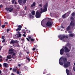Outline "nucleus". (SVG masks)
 Listing matches in <instances>:
<instances>
[{
    "label": "nucleus",
    "mask_w": 75,
    "mask_h": 75,
    "mask_svg": "<svg viewBox=\"0 0 75 75\" xmlns=\"http://www.w3.org/2000/svg\"><path fill=\"white\" fill-rule=\"evenodd\" d=\"M12 70V68L11 67L10 68V70Z\"/></svg>",
    "instance_id": "obj_60"
},
{
    "label": "nucleus",
    "mask_w": 75,
    "mask_h": 75,
    "mask_svg": "<svg viewBox=\"0 0 75 75\" xmlns=\"http://www.w3.org/2000/svg\"><path fill=\"white\" fill-rule=\"evenodd\" d=\"M34 47H35V48H37L38 47V46H37V45H35Z\"/></svg>",
    "instance_id": "obj_39"
},
{
    "label": "nucleus",
    "mask_w": 75,
    "mask_h": 75,
    "mask_svg": "<svg viewBox=\"0 0 75 75\" xmlns=\"http://www.w3.org/2000/svg\"><path fill=\"white\" fill-rule=\"evenodd\" d=\"M59 38H61V35H60L59 36Z\"/></svg>",
    "instance_id": "obj_56"
},
{
    "label": "nucleus",
    "mask_w": 75,
    "mask_h": 75,
    "mask_svg": "<svg viewBox=\"0 0 75 75\" xmlns=\"http://www.w3.org/2000/svg\"><path fill=\"white\" fill-rule=\"evenodd\" d=\"M1 74V71L0 70V74Z\"/></svg>",
    "instance_id": "obj_62"
},
{
    "label": "nucleus",
    "mask_w": 75,
    "mask_h": 75,
    "mask_svg": "<svg viewBox=\"0 0 75 75\" xmlns=\"http://www.w3.org/2000/svg\"><path fill=\"white\" fill-rule=\"evenodd\" d=\"M6 10L7 11H9V12H11L13 10V8H12L11 9V8H5Z\"/></svg>",
    "instance_id": "obj_9"
},
{
    "label": "nucleus",
    "mask_w": 75,
    "mask_h": 75,
    "mask_svg": "<svg viewBox=\"0 0 75 75\" xmlns=\"http://www.w3.org/2000/svg\"><path fill=\"white\" fill-rule=\"evenodd\" d=\"M52 23H51V22L48 21L46 23V25L47 27H48L49 28H50L52 26Z\"/></svg>",
    "instance_id": "obj_4"
},
{
    "label": "nucleus",
    "mask_w": 75,
    "mask_h": 75,
    "mask_svg": "<svg viewBox=\"0 0 75 75\" xmlns=\"http://www.w3.org/2000/svg\"><path fill=\"white\" fill-rule=\"evenodd\" d=\"M2 65H1V64H0V68H1Z\"/></svg>",
    "instance_id": "obj_61"
},
{
    "label": "nucleus",
    "mask_w": 75,
    "mask_h": 75,
    "mask_svg": "<svg viewBox=\"0 0 75 75\" xmlns=\"http://www.w3.org/2000/svg\"><path fill=\"white\" fill-rule=\"evenodd\" d=\"M43 12V11H41L40 12V13H41V14H42V12Z\"/></svg>",
    "instance_id": "obj_58"
},
{
    "label": "nucleus",
    "mask_w": 75,
    "mask_h": 75,
    "mask_svg": "<svg viewBox=\"0 0 75 75\" xmlns=\"http://www.w3.org/2000/svg\"><path fill=\"white\" fill-rule=\"evenodd\" d=\"M11 75H14V74L13 73H12Z\"/></svg>",
    "instance_id": "obj_63"
},
{
    "label": "nucleus",
    "mask_w": 75,
    "mask_h": 75,
    "mask_svg": "<svg viewBox=\"0 0 75 75\" xmlns=\"http://www.w3.org/2000/svg\"><path fill=\"white\" fill-rule=\"evenodd\" d=\"M71 13V11H69L68 12H67V14H68V15H69V14Z\"/></svg>",
    "instance_id": "obj_31"
},
{
    "label": "nucleus",
    "mask_w": 75,
    "mask_h": 75,
    "mask_svg": "<svg viewBox=\"0 0 75 75\" xmlns=\"http://www.w3.org/2000/svg\"><path fill=\"white\" fill-rule=\"evenodd\" d=\"M60 61H63L64 63V68H68V67H69V66H70V65L71 64V62H67V57H61L59 59V63L60 65H64V63L62 62H61Z\"/></svg>",
    "instance_id": "obj_1"
},
{
    "label": "nucleus",
    "mask_w": 75,
    "mask_h": 75,
    "mask_svg": "<svg viewBox=\"0 0 75 75\" xmlns=\"http://www.w3.org/2000/svg\"><path fill=\"white\" fill-rule=\"evenodd\" d=\"M28 38L29 40H31V37L30 36L28 37Z\"/></svg>",
    "instance_id": "obj_50"
},
{
    "label": "nucleus",
    "mask_w": 75,
    "mask_h": 75,
    "mask_svg": "<svg viewBox=\"0 0 75 75\" xmlns=\"http://www.w3.org/2000/svg\"><path fill=\"white\" fill-rule=\"evenodd\" d=\"M12 58L13 59H15L16 58V56L12 55Z\"/></svg>",
    "instance_id": "obj_28"
},
{
    "label": "nucleus",
    "mask_w": 75,
    "mask_h": 75,
    "mask_svg": "<svg viewBox=\"0 0 75 75\" xmlns=\"http://www.w3.org/2000/svg\"><path fill=\"white\" fill-rule=\"evenodd\" d=\"M42 25V27H46V26H45V25L44 24H42V23H41Z\"/></svg>",
    "instance_id": "obj_32"
},
{
    "label": "nucleus",
    "mask_w": 75,
    "mask_h": 75,
    "mask_svg": "<svg viewBox=\"0 0 75 75\" xmlns=\"http://www.w3.org/2000/svg\"><path fill=\"white\" fill-rule=\"evenodd\" d=\"M2 61H3V59H0V62H2Z\"/></svg>",
    "instance_id": "obj_52"
},
{
    "label": "nucleus",
    "mask_w": 75,
    "mask_h": 75,
    "mask_svg": "<svg viewBox=\"0 0 75 75\" xmlns=\"http://www.w3.org/2000/svg\"><path fill=\"white\" fill-rule=\"evenodd\" d=\"M30 41L31 42H34V40L33 38H31L30 39Z\"/></svg>",
    "instance_id": "obj_27"
},
{
    "label": "nucleus",
    "mask_w": 75,
    "mask_h": 75,
    "mask_svg": "<svg viewBox=\"0 0 75 75\" xmlns=\"http://www.w3.org/2000/svg\"><path fill=\"white\" fill-rule=\"evenodd\" d=\"M67 46L69 48V49H71V45H70L69 44V43H68L67 44Z\"/></svg>",
    "instance_id": "obj_16"
},
{
    "label": "nucleus",
    "mask_w": 75,
    "mask_h": 75,
    "mask_svg": "<svg viewBox=\"0 0 75 75\" xmlns=\"http://www.w3.org/2000/svg\"><path fill=\"white\" fill-rule=\"evenodd\" d=\"M2 39H4V36H3L1 38Z\"/></svg>",
    "instance_id": "obj_40"
},
{
    "label": "nucleus",
    "mask_w": 75,
    "mask_h": 75,
    "mask_svg": "<svg viewBox=\"0 0 75 75\" xmlns=\"http://www.w3.org/2000/svg\"><path fill=\"white\" fill-rule=\"evenodd\" d=\"M2 28H4L5 27V25H2L1 26Z\"/></svg>",
    "instance_id": "obj_33"
},
{
    "label": "nucleus",
    "mask_w": 75,
    "mask_h": 75,
    "mask_svg": "<svg viewBox=\"0 0 75 75\" xmlns=\"http://www.w3.org/2000/svg\"><path fill=\"white\" fill-rule=\"evenodd\" d=\"M3 7V5H0V8Z\"/></svg>",
    "instance_id": "obj_44"
},
{
    "label": "nucleus",
    "mask_w": 75,
    "mask_h": 75,
    "mask_svg": "<svg viewBox=\"0 0 75 75\" xmlns=\"http://www.w3.org/2000/svg\"><path fill=\"white\" fill-rule=\"evenodd\" d=\"M8 59H6V61H8Z\"/></svg>",
    "instance_id": "obj_59"
},
{
    "label": "nucleus",
    "mask_w": 75,
    "mask_h": 75,
    "mask_svg": "<svg viewBox=\"0 0 75 75\" xmlns=\"http://www.w3.org/2000/svg\"><path fill=\"white\" fill-rule=\"evenodd\" d=\"M18 66L19 67H21V64H18Z\"/></svg>",
    "instance_id": "obj_46"
},
{
    "label": "nucleus",
    "mask_w": 75,
    "mask_h": 75,
    "mask_svg": "<svg viewBox=\"0 0 75 75\" xmlns=\"http://www.w3.org/2000/svg\"><path fill=\"white\" fill-rule=\"evenodd\" d=\"M17 69H16L13 68V71L14 72H16L17 71Z\"/></svg>",
    "instance_id": "obj_21"
},
{
    "label": "nucleus",
    "mask_w": 75,
    "mask_h": 75,
    "mask_svg": "<svg viewBox=\"0 0 75 75\" xmlns=\"http://www.w3.org/2000/svg\"><path fill=\"white\" fill-rule=\"evenodd\" d=\"M17 74H18V75H19V74H20V71L18 70L17 71Z\"/></svg>",
    "instance_id": "obj_29"
},
{
    "label": "nucleus",
    "mask_w": 75,
    "mask_h": 75,
    "mask_svg": "<svg viewBox=\"0 0 75 75\" xmlns=\"http://www.w3.org/2000/svg\"><path fill=\"white\" fill-rule=\"evenodd\" d=\"M5 42L6 40L5 39H4L2 41V42Z\"/></svg>",
    "instance_id": "obj_35"
},
{
    "label": "nucleus",
    "mask_w": 75,
    "mask_h": 75,
    "mask_svg": "<svg viewBox=\"0 0 75 75\" xmlns=\"http://www.w3.org/2000/svg\"><path fill=\"white\" fill-rule=\"evenodd\" d=\"M26 39L27 40H28V41H30V40L27 38H26Z\"/></svg>",
    "instance_id": "obj_53"
},
{
    "label": "nucleus",
    "mask_w": 75,
    "mask_h": 75,
    "mask_svg": "<svg viewBox=\"0 0 75 75\" xmlns=\"http://www.w3.org/2000/svg\"><path fill=\"white\" fill-rule=\"evenodd\" d=\"M26 59L28 61V62H29L30 61V58H28L27 57H26Z\"/></svg>",
    "instance_id": "obj_23"
},
{
    "label": "nucleus",
    "mask_w": 75,
    "mask_h": 75,
    "mask_svg": "<svg viewBox=\"0 0 75 75\" xmlns=\"http://www.w3.org/2000/svg\"><path fill=\"white\" fill-rule=\"evenodd\" d=\"M35 4H36L35 3V2H34L31 5L30 7L31 8H33V7H35Z\"/></svg>",
    "instance_id": "obj_13"
},
{
    "label": "nucleus",
    "mask_w": 75,
    "mask_h": 75,
    "mask_svg": "<svg viewBox=\"0 0 75 75\" xmlns=\"http://www.w3.org/2000/svg\"><path fill=\"white\" fill-rule=\"evenodd\" d=\"M16 43H17V40H11L10 42L11 44H12L13 45V47H17ZM16 44V45H14Z\"/></svg>",
    "instance_id": "obj_5"
},
{
    "label": "nucleus",
    "mask_w": 75,
    "mask_h": 75,
    "mask_svg": "<svg viewBox=\"0 0 75 75\" xmlns=\"http://www.w3.org/2000/svg\"><path fill=\"white\" fill-rule=\"evenodd\" d=\"M32 50L33 51H34L35 50V47H34L33 48Z\"/></svg>",
    "instance_id": "obj_42"
},
{
    "label": "nucleus",
    "mask_w": 75,
    "mask_h": 75,
    "mask_svg": "<svg viewBox=\"0 0 75 75\" xmlns=\"http://www.w3.org/2000/svg\"><path fill=\"white\" fill-rule=\"evenodd\" d=\"M73 71L75 72V67H73Z\"/></svg>",
    "instance_id": "obj_37"
},
{
    "label": "nucleus",
    "mask_w": 75,
    "mask_h": 75,
    "mask_svg": "<svg viewBox=\"0 0 75 75\" xmlns=\"http://www.w3.org/2000/svg\"><path fill=\"white\" fill-rule=\"evenodd\" d=\"M39 7H42V4H40L39 5Z\"/></svg>",
    "instance_id": "obj_34"
},
{
    "label": "nucleus",
    "mask_w": 75,
    "mask_h": 75,
    "mask_svg": "<svg viewBox=\"0 0 75 75\" xmlns=\"http://www.w3.org/2000/svg\"><path fill=\"white\" fill-rule=\"evenodd\" d=\"M12 55L16 56V53H14Z\"/></svg>",
    "instance_id": "obj_45"
},
{
    "label": "nucleus",
    "mask_w": 75,
    "mask_h": 75,
    "mask_svg": "<svg viewBox=\"0 0 75 75\" xmlns=\"http://www.w3.org/2000/svg\"><path fill=\"white\" fill-rule=\"evenodd\" d=\"M63 48L61 49L60 51V55H63L64 53V52H69L70 51V50L68 49V48L67 47V46H63Z\"/></svg>",
    "instance_id": "obj_2"
},
{
    "label": "nucleus",
    "mask_w": 75,
    "mask_h": 75,
    "mask_svg": "<svg viewBox=\"0 0 75 75\" xmlns=\"http://www.w3.org/2000/svg\"><path fill=\"white\" fill-rule=\"evenodd\" d=\"M32 17H33V16H32V15H30V18H32Z\"/></svg>",
    "instance_id": "obj_49"
},
{
    "label": "nucleus",
    "mask_w": 75,
    "mask_h": 75,
    "mask_svg": "<svg viewBox=\"0 0 75 75\" xmlns=\"http://www.w3.org/2000/svg\"><path fill=\"white\" fill-rule=\"evenodd\" d=\"M61 28H64V27H63V26H62V25L61 26Z\"/></svg>",
    "instance_id": "obj_48"
},
{
    "label": "nucleus",
    "mask_w": 75,
    "mask_h": 75,
    "mask_svg": "<svg viewBox=\"0 0 75 75\" xmlns=\"http://www.w3.org/2000/svg\"><path fill=\"white\" fill-rule=\"evenodd\" d=\"M67 57H70V55L69 54H67Z\"/></svg>",
    "instance_id": "obj_47"
},
{
    "label": "nucleus",
    "mask_w": 75,
    "mask_h": 75,
    "mask_svg": "<svg viewBox=\"0 0 75 75\" xmlns=\"http://www.w3.org/2000/svg\"><path fill=\"white\" fill-rule=\"evenodd\" d=\"M48 7V4H46L44 5L43 9H42V8H41L40 9L41 11H43V13L47 11V7Z\"/></svg>",
    "instance_id": "obj_3"
},
{
    "label": "nucleus",
    "mask_w": 75,
    "mask_h": 75,
    "mask_svg": "<svg viewBox=\"0 0 75 75\" xmlns=\"http://www.w3.org/2000/svg\"><path fill=\"white\" fill-rule=\"evenodd\" d=\"M66 72L67 75H69V71L68 69H66Z\"/></svg>",
    "instance_id": "obj_15"
},
{
    "label": "nucleus",
    "mask_w": 75,
    "mask_h": 75,
    "mask_svg": "<svg viewBox=\"0 0 75 75\" xmlns=\"http://www.w3.org/2000/svg\"><path fill=\"white\" fill-rule=\"evenodd\" d=\"M70 18L71 20H74V18L72 16H71Z\"/></svg>",
    "instance_id": "obj_38"
},
{
    "label": "nucleus",
    "mask_w": 75,
    "mask_h": 75,
    "mask_svg": "<svg viewBox=\"0 0 75 75\" xmlns=\"http://www.w3.org/2000/svg\"><path fill=\"white\" fill-rule=\"evenodd\" d=\"M17 33H18V34H17V35H18V36H17V38H19V37H21V34H20V33L19 32V31H18L17 32Z\"/></svg>",
    "instance_id": "obj_12"
},
{
    "label": "nucleus",
    "mask_w": 75,
    "mask_h": 75,
    "mask_svg": "<svg viewBox=\"0 0 75 75\" xmlns=\"http://www.w3.org/2000/svg\"><path fill=\"white\" fill-rule=\"evenodd\" d=\"M69 36H70V37H73L74 36V34L71 33L70 34H69Z\"/></svg>",
    "instance_id": "obj_20"
},
{
    "label": "nucleus",
    "mask_w": 75,
    "mask_h": 75,
    "mask_svg": "<svg viewBox=\"0 0 75 75\" xmlns=\"http://www.w3.org/2000/svg\"><path fill=\"white\" fill-rule=\"evenodd\" d=\"M65 15H66L65 14H64V15H63L62 16V18H65L66 17H65Z\"/></svg>",
    "instance_id": "obj_25"
},
{
    "label": "nucleus",
    "mask_w": 75,
    "mask_h": 75,
    "mask_svg": "<svg viewBox=\"0 0 75 75\" xmlns=\"http://www.w3.org/2000/svg\"><path fill=\"white\" fill-rule=\"evenodd\" d=\"M11 2L12 4H17V2L15 0H12Z\"/></svg>",
    "instance_id": "obj_14"
},
{
    "label": "nucleus",
    "mask_w": 75,
    "mask_h": 75,
    "mask_svg": "<svg viewBox=\"0 0 75 75\" xmlns=\"http://www.w3.org/2000/svg\"><path fill=\"white\" fill-rule=\"evenodd\" d=\"M66 30L67 31H69V30H71V26L69 25L66 28Z\"/></svg>",
    "instance_id": "obj_17"
},
{
    "label": "nucleus",
    "mask_w": 75,
    "mask_h": 75,
    "mask_svg": "<svg viewBox=\"0 0 75 75\" xmlns=\"http://www.w3.org/2000/svg\"><path fill=\"white\" fill-rule=\"evenodd\" d=\"M21 40L22 41H24V38H23V39H21Z\"/></svg>",
    "instance_id": "obj_54"
},
{
    "label": "nucleus",
    "mask_w": 75,
    "mask_h": 75,
    "mask_svg": "<svg viewBox=\"0 0 75 75\" xmlns=\"http://www.w3.org/2000/svg\"><path fill=\"white\" fill-rule=\"evenodd\" d=\"M3 65L5 68H8V64L7 63H4L3 64Z\"/></svg>",
    "instance_id": "obj_11"
},
{
    "label": "nucleus",
    "mask_w": 75,
    "mask_h": 75,
    "mask_svg": "<svg viewBox=\"0 0 75 75\" xmlns=\"http://www.w3.org/2000/svg\"><path fill=\"white\" fill-rule=\"evenodd\" d=\"M7 59H11L12 57L11 55H8L7 56Z\"/></svg>",
    "instance_id": "obj_19"
},
{
    "label": "nucleus",
    "mask_w": 75,
    "mask_h": 75,
    "mask_svg": "<svg viewBox=\"0 0 75 75\" xmlns=\"http://www.w3.org/2000/svg\"><path fill=\"white\" fill-rule=\"evenodd\" d=\"M14 53V52H13V50L12 49H10L9 50V52H8V54H11H11H13Z\"/></svg>",
    "instance_id": "obj_10"
},
{
    "label": "nucleus",
    "mask_w": 75,
    "mask_h": 75,
    "mask_svg": "<svg viewBox=\"0 0 75 75\" xmlns=\"http://www.w3.org/2000/svg\"><path fill=\"white\" fill-rule=\"evenodd\" d=\"M26 53H27L28 54H29V53H30V52H26Z\"/></svg>",
    "instance_id": "obj_57"
},
{
    "label": "nucleus",
    "mask_w": 75,
    "mask_h": 75,
    "mask_svg": "<svg viewBox=\"0 0 75 75\" xmlns=\"http://www.w3.org/2000/svg\"><path fill=\"white\" fill-rule=\"evenodd\" d=\"M65 38V39H67V38H68V36H65L63 35H62V37L60 38V40H63Z\"/></svg>",
    "instance_id": "obj_8"
},
{
    "label": "nucleus",
    "mask_w": 75,
    "mask_h": 75,
    "mask_svg": "<svg viewBox=\"0 0 75 75\" xmlns=\"http://www.w3.org/2000/svg\"><path fill=\"white\" fill-rule=\"evenodd\" d=\"M25 69L26 70H27V69H28V68H27V67H25Z\"/></svg>",
    "instance_id": "obj_36"
},
{
    "label": "nucleus",
    "mask_w": 75,
    "mask_h": 75,
    "mask_svg": "<svg viewBox=\"0 0 75 75\" xmlns=\"http://www.w3.org/2000/svg\"><path fill=\"white\" fill-rule=\"evenodd\" d=\"M4 24H6L7 25L8 24V23L7 22H5Z\"/></svg>",
    "instance_id": "obj_55"
},
{
    "label": "nucleus",
    "mask_w": 75,
    "mask_h": 75,
    "mask_svg": "<svg viewBox=\"0 0 75 75\" xmlns=\"http://www.w3.org/2000/svg\"><path fill=\"white\" fill-rule=\"evenodd\" d=\"M21 30V28H18L17 29H16V31H20Z\"/></svg>",
    "instance_id": "obj_22"
},
{
    "label": "nucleus",
    "mask_w": 75,
    "mask_h": 75,
    "mask_svg": "<svg viewBox=\"0 0 75 75\" xmlns=\"http://www.w3.org/2000/svg\"><path fill=\"white\" fill-rule=\"evenodd\" d=\"M35 16L36 18H38L41 17V14H40V13H39V12H38V11H37Z\"/></svg>",
    "instance_id": "obj_7"
},
{
    "label": "nucleus",
    "mask_w": 75,
    "mask_h": 75,
    "mask_svg": "<svg viewBox=\"0 0 75 75\" xmlns=\"http://www.w3.org/2000/svg\"><path fill=\"white\" fill-rule=\"evenodd\" d=\"M24 10H27V6H25V7Z\"/></svg>",
    "instance_id": "obj_43"
},
{
    "label": "nucleus",
    "mask_w": 75,
    "mask_h": 75,
    "mask_svg": "<svg viewBox=\"0 0 75 75\" xmlns=\"http://www.w3.org/2000/svg\"><path fill=\"white\" fill-rule=\"evenodd\" d=\"M7 33H8V31H10V29H7Z\"/></svg>",
    "instance_id": "obj_51"
},
{
    "label": "nucleus",
    "mask_w": 75,
    "mask_h": 75,
    "mask_svg": "<svg viewBox=\"0 0 75 75\" xmlns=\"http://www.w3.org/2000/svg\"><path fill=\"white\" fill-rule=\"evenodd\" d=\"M23 37H26V35H25V34H23Z\"/></svg>",
    "instance_id": "obj_41"
},
{
    "label": "nucleus",
    "mask_w": 75,
    "mask_h": 75,
    "mask_svg": "<svg viewBox=\"0 0 75 75\" xmlns=\"http://www.w3.org/2000/svg\"><path fill=\"white\" fill-rule=\"evenodd\" d=\"M18 28H22V26H21V25H19L18 26Z\"/></svg>",
    "instance_id": "obj_30"
},
{
    "label": "nucleus",
    "mask_w": 75,
    "mask_h": 75,
    "mask_svg": "<svg viewBox=\"0 0 75 75\" xmlns=\"http://www.w3.org/2000/svg\"><path fill=\"white\" fill-rule=\"evenodd\" d=\"M31 14L32 15H35V11H33L31 12Z\"/></svg>",
    "instance_id": "obj_24"
},
{
    "label": "nucleus",
    "mask_w": 75,
    "mask_h": 75,
    "mask_svg": "<svg viewBox=\"0 0 75 75\" xmlns=\"http://www.w3.org/2000/svg\"><path fill=\"white\" fill-rule=\"evenodd\" d=\"M70 26H74V25H75V23H73L72 21H71L70 24Z\"/></svg>",
    "instance_id": "obj_18"
},
{
    "label": "nucleus",
    "mask_w": 75,
    "mask_h": 75,
    "mask_svg": "<svg viewBox=\"0 0 75 75\" xmlns=\"http://www.w3.org/2000/svg\"><path fill=\"white\" fill-rule=\"evenodd\" d=\"M0 58H2V56L0 55Z\"/></svg>",
    "instance_id": "obj_64"
},
{
    "label": "nucleus",
    "mask_w": 75,
    "mask_h": 75,
    "mask_svg": "<svg viewBox=\"0 0 75 75\" xmlns=\"http://www.w3.org/2000/svg\"><path fill=\"white\" fill-rule=\"evenodd\" d=\"M71 15L73 17H74V16H75V13L74 12H73L71 14Z\"/></svg>",
    "instance_id": "obj_26"
},
{
    "label": "nucleus",
    "mask_w": 75,
    "mask_h": 75,
    "mask_svg": "<svg viewBox=\"0 0 75 75\" xmlns=\"http://www.w3.org/2000/svg\"><path fill=\"white\" fill-rule=\"evenodd\" d=\"M27 1V0H23V4H25L26 2ZM18 3H19L20 5H22V3H23V0H18Z\"/></svg>",
    "instance_id": "obj_6"
}]
</instances>
